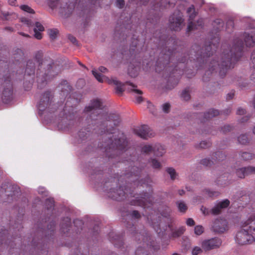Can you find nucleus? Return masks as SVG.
I'll return each instance as SVG.
<instances>
[{"mask_svg": "<svg viewBox=\"0 0 255 255\" xmlns=\"http://www.w3.org/2000/svg\"><path fill=\"white\" fill-rule=\"evenodd\" d=\"M243 47V43L239 41H236L230 51V53L224 54L225 60H223L220 64L218 63V62L213 61V63H211V70H216L217 68H219L220 72H221L222 70L224 71V69L233 67L232 62L234 63L235 61L238 60L239 57L241 55Z\"/></svg>", "mask_w": 255, "mask_h": 255, "instance_id": "nucleus-1", "label": "nucleus"}, {"mask_svg": "<svg viewBox=\"0 0 255 255\" xmlns=\"http://www.w3.org/2000/svg\"><path fill=\"white\" fill-rule=\"evenodd\" d=\"M255 224V215H251L248 219L243 222L242 229L236 235V240L237 243L240 245L251 244L254 242V232H255V228L253 226Z\"/></svg>", "mask_w": 255, "mask_h": 255, "instance_id": "nucleus-2", "label": "nucleus"}, {"mask_svg": "<svg viewBox=\"0 0 255 255\" xmlns=\"http://www.w3.org/2000/svg\"><path fill=\"white\" fill-rule=\"evenodd\" d=\"M107 71V68L104 67H100L99 68V71L96 69L92 70V73L100 82H106L109 84H113L116 86L117 92L119 94L122 93L124 91L123 86L116 78H111V79L108 77L102 75L100 72L106 73Z\"/></svg>", "mask_w": 255, "mask_h": 255, "instance_id": "nucleus-3", "label": "nucleus"}, {"mask_svg": "<svg viewBox=\"0 0 255 255\" xmlns=\"http://www.w3.org/2000/svg\"><path fill=\"white\" fill-rule=\"evenodd\" d=\"M102 109V103L100 99H95L91 102L89 105L85 108V111L87 113H91V117L92 119H94V115L97 114L99 118L101 119L103 117L105 116L104 114H101V111Z\"/></svg>", "mask_w": 255, "mask_h": 255, "instance_id": "nucleus-4", "label": "nucleus"}, {"mask_svg": "<svg viewBox=\"0 0 255 255\" xmlns=\"http://www.w3.org/2000/svg\"><path fill=\"white\" fill-rule=\"evenodd\" d=\"M229 204V200L225 199L218 202L211 210L203 206L201 207V210L204 215H209L210 213L214 215H217L219 214L222 209L228 207Z\"/></svg>", "mask_w": 255, "mask_h": 255, "instance_id": "nucleus-5", "label": "nucleus"}, {"mask_svg": "<svg viewBox=\"0 0 255 255\" xmlns=\"http://www.w3.org/2000/svg\"><path fill=\"white\" fill-rule=\"evenodd\" d=\"M255 21L250 25L249 29L243 35L244 42L247 47H251L255 44Z\"/></svg>", "mask_w": 255, "mask_h": 255, "instance_id": "nucleus-6", "label": "nucleus"}, {"mask_svg": "<svg viewBox=\"0 0 255 255\" xmlns=\"http://www.w3.org/2000/svg\"><path fill=\"white\" fill-rule=\"evenodd\" d=\"M170 27L173 30H179L182 26L183 19L182 14L179 11L174 12L169 19Z\"/></svg>", "mask_w": 255, "mask_h": 255, "instance_id": "nucleus-7", "label": "nucleus"}, {"mask_svg": "<svg viewBox=\"0 0 255 255\" xmlns=\"http://www.w3.org/2000/svg\"><path fill=\"white\" fill-rule=\"evenodd\" d=\"M222 244V241L218 238L205 240L201 243V246L205 251H210L219 248Z\"/></svg>", "mask_w": 255, "mask_h": 255, "instance_id": "nucleus-8", "label": "nucleus"}, {"mask_svg": "<svg viewBox=\"0 0 255 255\" xmlns=\"http://www.w3.org/2000/svg\"><path fill=\"white\" fill-rule=\"evenodd\" d=\"M134 131L136 135L144 139L152 137L154 135L151 129L145 125L135 128Z\"/></svg>", "mask_w": 255, "mask_h": 255, "instance_id": "nucleus-9", "label": "nucleus"}, {"mask_svg": "<svg viewBox=\"0 0 255 255\" xmlns=\"http://www.w3.org/2000/svg\"><path fill=\"white\" fill-rule=\"evenodd\" d=\"M109 140H108V145L109 149L110 148H117L119 150H123L125 149L126 145H127V141L121 136L118 139L115 138V141L112 139L111 136H109Z\"/></svg>", "mask_w": 255, "mask_h": 255, "instance_id": "nucleus-10", "label": "nucleus"}, {"mask_svg": "<svg viewBox=\"0 0 255 255\" xmlns=\"http://www.w3.org/2000/svg\"><path fill=\"white\" fill-rule=\"evenodd\" d=\"M216 232L222 233L227 229V222L223 219H217L213 223L212 227Z\"/></svg>", "mask_w": 255, "mask_h": 255, "instance_id": "nucleus-11", "label": "nucleus"}, {"mask_svg": "<svg viewBox=\"0 0 255 255\" xmlns=\"http://www.w3.org/2000/svg\"><path fill=\"white\" fill-rule=\"evenodd\" d=\"M12 88L10 84H8V86L4 88L2 94V99L3 102L5 103L8 102L12 99Z\"/></svg>", "mask_w": 255, "mask_h": 255, "instance_id": "nucleus-12", "label": "nucleus"}, {"mask_svg": "<svg viewBox=\"0 0 255 255\" xmlns=\"http://www.w3.org/2000/svg\"><path fill=\"white\" fill-rule=\"evenodd\" d=\"M72 123V122L69 121L68 117L61 118L58 120L57 127L60 130H67L69 128L68 126Z\"/></svg>", "mask_w": 255, "mask_h": 255, "instance_id": "nucleus-13", "label": "nucleus"}, {"mask_svg": "<svg viewBox=\"0 0 255 255\" xmlns=\"http://www.w3.org/2000/svg\"><path fill=\"white\" fill-rule=\"evenodd\" d=\"M48 95V94H46L44 95L38 103L37 107L40 112L44 111L45 109L49 108V107H48L49 101V97Z\"/></svg>", "mask_w": 255, "mask_h": 255, "instance_id": "nucleus-14", "label": "nucleus"}, {"mask_svg": "<svg viewBox=\"0 0 255 255\" xmlns=\"http://www.w3.org/2000/svg\"><path fill=\"white\" fill-rule=\"evenodd\" d=\"M185 230V229L184 227H181L177 230L173 231L172 226L168 225V226L166 227V229L164 230V231H166L167 232H172V235L173 237H178L183 234Z\"/></svg>", "mask_w": 255, "mask_h": 255, "instance_id": "nucleus-15", "label": "nucleus"}, {"mask_svg": "<svg viewBox=\"0 0 255 255\" xmlns=\"http://www.w3.org/2000/svg\"><path fill=\"white\" fill-rule=\"evenodd\" d=\"M126 194V192L124 191L123 188H120L119 189H117L116 191H112L110 195H109L112 198L115 200H119L120 199H122V197Z\"/></svg>", "mask_w": 255, "mask_h": 255, "instance_id": "nucleus-16", "label": "nucleus"}, {"mask_svg": "<svg viewBox=\"0 0 255 255\" xmlns=\"http://www.w3.org/2000/svg\"><path fill=\"white\" fill-rule=\"evenodd\" d=\"M44 27L39 22H36L35 24V27L34 28V36L37 39H40L42 38V34L41 32L44 30Z\"/></svg>", "mask_w": 255, "mask_h": 255, "instance_id": "nucleus-17", "label": "nucleus"}, {"mask_svg": "<svg viewBox=\"0 0 255 255\" xmlns=\"http://www.w3.org/2000/svg\"><path fill=\"white\" fill-rule=\"evenodd\" d=\"M142 199H138L136 197L135 200H133L131 202V204L133 205H139L143 206L145 208L147 206L146 201H147L149 197L147 195H144V197H141Z\"/></svg>", "mask_w": 255, "mask_h": 255, "instance_id": "nucleus-18", "label": "nucleus"}, {"mask_svg": "<svg viewBox=\"0 0 255 255\" xmlns=\"http://www.w3.org/2000/svg\"><path fill=\"white\" fill-rule=\"evenodd\" d=\"M166 152L163 146L159 143L154 144L153 153L157 156H162Z\"/></svg>", "mask_w": 255, "mask_h": 255, "instance_id": "nucleus-19", "label": "nucleus"}, {"mask_svg": "<svg viewBox=\"0 0 255 255\" xmlns=\"http://www.w3.org/2000/svg\"><path fill=\"white\" fill-rule=\"evenodd\" d=\"M74 7V4L73 3H70L69 4L66 3L65 6L61 7V8L63 12L65 13V14H69L72 11Z\"/></svg>", "mask_w": 255, "mask_h": 255, "instance_id": "nucleus-20", "label": "nucleus"}, {"mask_svg": "<svg viewBox=\"0 0 255 255\" xmlns=\"http://www.w3.org/2000/svg\"><path fill=\"white\" fill-rule=\"evenodd\" d=\"M187 13L189 15L190 20H192L195 18L196 15V12L195 11L193 5H191L188 8Z\"/></svg>", "mask_w": 255, "mask_h": 255, "instance_id": "nucleus-21", "label": "nucleus"}, {"mask_svg": "<svg viewBox=\"0 0 255 255\" xmlns=\"http://www.w3.org/2000/svg\"><path fill=\"white\" fill-rule=\"evenodd\" d=\"M251 58L253 65V70L251 76V78L252 80L255 81V50L253 52Z\"/></svg>", "mask_w": 255, "mask_h": 255, "instance_id": "nucleus-22", "label": "nucleus"}, {"mask_svg": "<svg viewBox=\"0 0 255 255\" xmlns=\"http://www.w3.org/2000/svg\"><path fill=\"white\" fill-rule=\"evenodd\" d=\"M153 146L154 144H145L142 147L141 151L145 153H153Z\"/></svg>", "mask_w": 255, "mask_h": 255, "instance_id": "nucleus-23", "label": "nucleus"}, {"mask_svg": "<svg viewBox=\"0 0 255 255\" xmlns=\"http://www.w3.org/2000/svg\"><path fill=\"white\" fill-rule=\"evenodd\" d=\"M126 85H128L129 86V87H128V89L129 90L133 92L137 95H141L142 94V92L138 89H136V86L133 85L132 84H131L130 83H127Z\"/></svg>", "mask_w": 255, "mask_h": 255, "instance_id": "nucleus-24", "label": "nucleus"}, {"mask_svg": "<svg viewBox=\"0 0 255 255\" xmlns=\"http://www.w3.org/2000/svg\"><path fill=\"white\" fill-rule=\"evenodd\" d=\"M178 210L180 212L184 213L187 209L186 204L183 201H179L177 202Z\"/></svg>", "mask_w": 255, "mask_h": 255, "instance_id": "nucleus-25", "label": "nucleus"}, {"mask_svg": "<svg viewBox=\"0 0 255 255\" xmlns=\"http://www.w3.org/2000/svg\"><path fill=\"white\" fill-rule=\"evenodd\" d=\"M237 176L240 178H244L247 176L245 167L241 168L236 171Z\"/></svg>", "mask_w": 255, "mask_h": 255, "instance_id": "nucleus-26", "label": "nucleus"}, {"mask_svg": "<svg viewBox=\"0 0 255 255\" xmlns=\"http://www.w3.org/2000/svg\"><path fill=\"white\" fill-rule=\"evenodd\" d=\"M138 69L139 68L137 67H135V69H134L132 68V66L130 65L128 69V73L130 76L135 77L137 75Z\"/></svg>", "mask_w": 255, "mask_h": 255, "instance_id": "nucleus-27", "label": "nucleus"}, {"mask_svg": "<svg viewBox=\"0 0 255 255\" xmlns=\"http://www.w3.org/2000/svg\"><path fill=\"white\" fill-rule=\"evenodd\" d=\"M239 142L243 144H246L249 142V138L246 134H242L238 137Z\"/></svg>", "mask_w": 255, "mask_h": 255, "instance_id": "nucleus-28", "label": "nucleus"}, {"mask_svg": "<svg viewBox=\"0 0 255 255\" xmlns=\"http://www.w3.org/2000/svg\"><path fill=\"white\" fill-rule=\"evenodd\" d=\"M167 173L170 175L171 179L174 180L176 177V173L174 169L172 168H168L166 169Z\"/></svg>", "mask_w": 255, "mask_h": 255, "instance_id": "nucleus-29", "label": "nucleus"}, {"mask_svg": "<svg viewBox=\"0 0 255 255\" xmlns=\"http://www.w3.org/2000/svg\"><path fill=\"white\" fill-rule=\"evenodd\" d=\"M247 176L255 174V167L248 166L245 167Z\"/></svg>", "mask_w": 255, "mask_h": 255, "instance_id": "nucleus-30", "label": "nucleus"}, {"mask_svg": "<svg viewBox=\"0 0 255 255\" xmlns=\"http://www.w3.org/2000/svg\"><path fill=\"white\" fill-rule=\"evenodd\" d=\"M48 33L50 38L54 39L57 36L58 30L56 29H49L48 31Z\"/></svg>", "mask_w": 255, "mask_h": 255, "instance_id": "nucleus-31", "label": "nucleus"}, {"mask_svg": "<svg viewBox=\"0 0 255 255\" xmlns=\"http://www.w3.org/2000/svg\"><path fill=\"white\" fill-rule=\"evenodd\" d=\"M241 156L243 159L245 160H251L253 158V155L252 153L247 152H243Z\"/></svg>", "mask_w": 255, "mask_h": 255, "instance_id": "nucleus-32", "label": "nucleus"}, {"mask_svg": "<svg viewBox=\"0 0 255 255\" xmlns=\"http://www.w3.org/2000/svg\"><path fill=\"white\" fill-rule=\"evenodd\" d=\"M181 97L184 100H188L190 98L189 90L187 89L184 90L182 92Z\"/></svg>", "mask_w": 255, "mask_h": 255, "instance_id": "nucleus-33", "label": "nucleus"}, {"mask_svg": "<svg viewBox=\"0 0 255 255\" xmlns=\"http://www.w3.org/2000/svg\"><path fill=\"white\" fill-rule=\"evenodd\" d=\"M205 194L211 197L214 196H217L219 195V192L213 191L210 189H206L205 191Z\"/></svg>", "mask_w": 255, "mask_h": 255, "instance_id": "nucleus-34", "label": "nucleus"}, {"mask_svg": "<svg viewBox=\"0 0 255 255\" xmlns=\"http://www.w3.org/2000/svg\"><path fill=\"white\" fill-rule=\"evenodd\" d=\"M203 249L199 247H194L192 250V255H198L202 252Z\"/></svg>", "mask_w": 255, "mask_h": 255, "instance_id": "nucleus-35", "label": "nucleus"}, {"mask_svg": "<svg viewBox=\"0 0 255 255\" xmlns=\"http://www.w3.org/2000/svg\"><path fill=\"white\" fill-rule=\"evenodd\" d=\"M204 232V228L201 226H197L195 227L194 233L197 235H201Z\"/></svg>", "mask_w": 255, "mask_h": 255, "instance_id": "nucleus-36", "label": "nucleus"}, {"mask_svg": "<svg viewBox=\"0 0 255 255\" xmlns=\"http://www.w3.org/2000/svg\"><path fill=\"white\" fill-rule=\"evenodd\" d=\"M151 164L152 167L155 169H158L161 166L160 162L155 159H151Z\"/></svg>", "mask_w": 255, "mask_h": 255, "instance_id": "nucleus-37", "label": "nucleus"}, {"mask_svg": "<svg viewBox=\"0 0 255 255\" xmlns=\"http://www.w3.org/2000/svg\"><path fill=\"white\" fill-rule=\"evenodd\" d=\"M20 8L25 11H26L28 13H32L34 12V10L31 9L30 7L26 5H22L20 6Z\"/></svg>", "mask_w": 255, "mask_h": 255, "instance_id": "nucleus-38", "label": "nucleus"}, {"mask_svg": "<svg viewBox=\"0 0 255 255\" xmlns=\"http://www.w3.org/2000/svg\"><path fill=\"white\" fill-rule=\"evenodd\" d=\"M168 1H169V0H160L159 1V3L158 2V1H157V4L158 5V6H156V7H158V6H159V7H161V6L166 7V5H165V2L166 3H168V4L170 6H173L174 5H169L168 3Z\"/></svg>", "mask_w": 255, "mask_h": 255, "instance_id": "nucleus-39", "label": "nucleus"}, {"mask_svg": "<svg viewBox=\"0 0 255 255\" xmlns=\"http://www.w3.org/2000/svg\"><path fill=\"white\" fill-rule=\"evenodd\" d=\"M219 114V112L216 110H211L208 113V118H210L213 117H215L218 115Z\"/></svg>", "mask_w": 255, "mask_h": 255, "instance_id": "nucleus-40", "label": "nucleus"}, {"mask_svg": "<svg viewBox=\"0 0 255 255\" xmlns=\"http://www.w3.org/2000/svg\"><path fill=\"white\" fill-rule=\"evenodd\" d=\"M46 204L48 209L52 208L54 206V201L52 199H48L46 201Z\"/></svg>", "mask_w": 255, "mask_h": 255, "instance_id": "nucleus-41", "label": "nucleus"}, {"mask_svg": "<svg viewBox=\"0 0 255 255\" xmlns=\"http://www.w3.org/2000/svg\"><path fill=\"white\" fill-rule=\"evenodd\" d=\"M71 89L69 85H68L67 83L65 81L64 82V88H62V92L63 93V95H65V92L70 91Z\"/></svg>", "mask_w": 255, "mask_h": 255, "instance_id": "nucleus-42", "label": "nucleus"}, {"mask_svg": "<svg viewBox=\"0 0 255 255\" xmlns=\"http://www.w3.org/2000/svg\"><path fill=\"white\" fill-rule=\"evenodd\" d=\"M162 110L165 113H168L170 109V105L168 103L164 104L162 106Z\"/></svg>", "mask_w": 255, "mask_h": 255, "instance_id": "nucleus-43", "label": "nucleus"}, {"mask_svg": "<svg viewBox=\"0 0 255 255\" xmlns=\"http://www.w3.org/2000/svg\"><path fill=\"white\" fill-rule=\"evenodd\" d=\"M8 15V13L6 12L0 10V17L3 19H7V17Z\"/></svg>", "mask_w": 255, "mask_h": 255, "instance_id": "nucleus-44", "label": "nucleus"}, {"mask_svg": "<svg viewBox=\"0 0 255 255\" xmlns=\"http://www.w3.org/2000/svg\"><path fill=\"white\" fill-rule=\"evenodd\" d=\"M125 5V2L124 0H117L116 6L119 8H122Z\"/></svg>", "mask_w": 255, "mask_h": 255, "instance_id": "nucleus-45", "label": "nucleus"}, {"mask_svg": "<svg viewBox=\"0 0 255 255\" xmlns=\"http://www.w3.org/2000/svg\"><path fill=\"white\" fill-rule=\"evenodd\" d=\"M210 145V143L206 141H202L200 142L199 146L201 148H204L208 147Z\"/></svg>", "mask_w": 255, "mask_h": 255, "instance_id": "nucleus-46", "label": "nucleus"}, {"mask_svg": "<svg viewBox=\"0 0 255 255\" xmlns=\"http://www.w3.org/2000/svg\"><path fill=\"white\" fill-rule=\"evenodd\" d=\"M194 28H196V27H195L194 23L192 21H190L188 26V31H191Z\"/></svg>", "mask_w": 255, "mask_h": 255, "instance_id": "nucleus-47", "label": "nucleus"}, {"mask_svg": "<svg viewBox=\"0 0 255 255\" xmlns=\"http://www.w3.org/2000/svg\"><path fill=\"white\" fill-rule=\"evenodd\" d=\"M215 155L216 156H218V157H216L217 159L218 160H223L224 157V155L220 152L216 153Z\"/></svg>", "mask_w": 255, "mask_h": 255, "instance_id": "nucleus-48", "label": "nucleus"}, {"mask_svg": "<svg viewBox=\"0 0 255 255\" xmlns=\"http://www.w3.org/2000/svg\"><path fill=\"white\" fill-rule=\"evenodd\" d=\"M38 192L39 194H43L44 195H46L47 192L43 187H39L38 189Z\"/></svg>", "mask_w": 255, "mask_h": 255, "instance_id": "nucleus-49", "label": "nucleus"}, {"mask_svg": "<svg viewBox=\"0 0 255 255\" xmlns=\"http://www.w3.org/2000/svg\"><path fill=\"white\" fill-rule=\"evenodd\" d=\"M21 21L28 26H30L31 24V22L26 18H22L21 19Z\"/></svg>", "mask_w": 255, "mask_h": 255, "instance_id": "nucleus-50", "label": "nucleus"}, {"mask_svg": "<svg viewBox=\"0 0 255 255\" xmlns=\"http://www.w3.org/2000/svg\"><path fill=\"white\" fill-rule=\"evenodd\" d=\"M186 0H169L168 3L169 5H175L178 1L180 2V1H182V2Z\"/></svg>", "mask_w": 255, "mask_h": 255, "instance_id": "nucleus-51", "label": "nucleus"}, {"mask_svg": "<svg viewBox=\"0 0 255 255\" xmlns=\"http://www.w3.org/2000/svg\"><path fill=\"white\" fill-rule=\"evenodd\" d=\"M186 224L188 226H192L194 224V220L191 218H189L187 220Z\"/></svg>", "mask_w": 255, "mask_h": 255, "instance_id": "nucleus-52", "label": "nucleus"}, {"mask_svg": "<svg viewBox=\"0 0 255 255\" xmlns=\"http://www.w3.org/2000/svg\"><path fill=\"white\" fill-rule=\"evenodd\" d=\"M136 169H137V167H133V169H132L133 171L131 172V176L134 175L135 177H136L137 176H138V174L139 171L138 170V171H137V170L135 171V170Z\"/></svg>", "mask_w": 255, "mask_h": 255, "instance_id": "nucleus-53", "label": "nucleus"}, {"mask_svg": "<svg viewBox=\"0 0 255 255\" xmlns=\"http://www.w3.org/2000/svg\"><path fill=\"white\" fill-rule=\"evenodd\" d=\"M202 163L203 164L206 166H209L211 164V162L209 159H204L202 161Z\"/></svg>", "mask_w": 255, "mask_h": 255, "instance_id": "nucleus-54", "label": "nucleus"}, {"mask_svg": "<svg viewBox=\"0 0 255 255\" xmlns=\"http://www.w3.org/2000/svg\"><path fill=\"white\" fill-rule=\"evenodd\" d=\"M245 113V110L241 108H240L237 110V114L242 115Z\"/></svg>", "mask_w": 255, "mask_h": 255, "instance_id": "nucleus-55", "label": "nucleus"}, {"mask_svg": "<svg viewBox=\"0 0 255 255\" xmlns=\"http://www.w3.org/2000/svg\"><path fill=\"white\" fill-rule=\"evenodd\" d=\"M132 215L136 218H138L140 217L139 213L136 211H134L132 212Z\"/></svg>", "mask_w": 255, "mask_h": 255, "instance_id": "nucleus-56", "label": "nucleus"}, {"mask_svg": "<svg viewBox=\"0 0 255 255\" xmlns=\"http://www.w3.org/2000/svg\"><path fill=\"white\" fill-rule=\"evenodd\" d=\"M142 98L141 96H137L136 97V102L139 103L142 101Z\"/></svg>", "mask_w": 255, "mask_h": 255, "instance_id": "nucleus-57", "label": "nucleus"}, {"mask_svg": "<svg viewBox=\"0 0 255 255\" xmlns=\"http://www.w3.org/2000/svg\"><path fill=\"white\" fill-rule=\"evenodd\" d=\"M233 96H234V94L229 93L227 95V100H230L233 98Z\"/></svg>", "mask_w": 255, "mask_h": 255, "instance_id": "nucleus-58", "label": "nucleus"}, {"mask_svg": "<svg viewBox=\"0 0 255 255\" xmlns=\"http://www.w3.org/2000/svg\"><path fill=\"white\" fill-rule=\"evenodd\" d=\"M8 3L11 5H14L16 3V0H8Z\"/></svg>", "mask_w": 255, "mask_h": 255, "instance_id": "nucleus-59", "label": "nucleus"}, {"mask_svg": "<svg viewBox=\"0 0 255 255\" xmlns=\"http://www.w3.org/2000/svg\"><path fill=\"white\" fill-rule=\"evenodd\" d=\"M54 1H52V2L50 3V6L53 7L57 6L58 2H57L56 4H54Z\"/></svg>", "mask_w": 255, "mask_h": 255, "instance_id": "nucleus-60", "label": "nucleus"}, {"mask_svg": "<svg viewBox=\"0 0 255 255\" xmlns=\"http://www.w3.org/2000/svg\"><path fill=\"white\" fill-rule=\"evenodd\" d=\"M153 228H154V229L156 230V232H157L158 233H160L161 232H162V233H163V232H162V231H159L158 229H156V225H153Z\"/></svg>", "mask_w": 255, "mask_h": 255, "instance_id": "nucleus-61", "label": "nucleus"}, {"mask_svg": "<svg viewBox=\"0 0 255 255\" xmlns=\"http://www.w3.org/2000/svg\"><path fill=\"white\" fill-rule=\"evenodd\" d=\"M243 121H241L242 122H244L245 121H246L248 120V118L247 117H244L242 118Z\"/></svg>", "mask_w": 255, "mask_h": 255, "instance_id": "nucleus-62", "label": "nucleus"}, {"mask_svg": "<svg viewBox=\"0 0 255 255\" xmlns=\"http://www.w3.org/2000/svg\"><path fill=\"white\" fill-rule=\"evenodd\" d=\"M70 40H71V41L73 43H74L76 42V40L75 38H74V37H71V38L70 39Z\"/></svg>", "mask_w": 255, "mask_h": 255, "instance_id": "nucleus-63", "label": "nucleus"}, {"mask_svg": "<svg viewBox=\"0 0 255 255\" xmlns=\"http://www.w3.org/2000/svg\"><path fill=\"white\" fill-rule=\"evenodd\" d=\"M221 21H221V20H220V19H217V20L215 21V23H219V24H220V23H221Z\"/></svg>", "mask_w": 255, "mask_h": 255, "instance_id": "nucleus-64", "label": "nucleus"}]
</instances>
